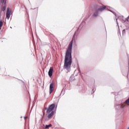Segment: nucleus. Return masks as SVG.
I'll return each mask as SVG.
<instances>
[{
	"mask_svg": "<svg viewBox=\"0 0 129 129\" xmlns=\"http://www.w3.org/2000/svg\"><path fill=\"white\" fill-rule=\"evenodd\" d=\"M73 42L74 38H73L72 40L69 43L65 55L63 68L67 69L68 71H70V68H71V65L72 64V47Z\"/></svg>",
	"mask_w": 129,
	"mask_h": 129,
	"instance_id": "f257e3e1",
	"label": "nucleus"
},
{
	"mask_svg": "<svg viewBox=\"0 0 129 129\" xmlns=\"http://www.w3.org/2000/svg\"><path fill=\"white\" fill-rule=\"evenodd\" d=\"M55 106V104H52V105H50V106H49V108L47 109L46 112L50 113V112H51L52 110L54 109Z\"/></svg>",
	"mask_w": 129,
	"mask_h": 129,
	"instance_id": "f03ea898",
	"label": "nucleus"
},
{
	"mask_svg": "<svg viewBox=\"0 0 129 129\" xmlns=\"http://www.w3.org/2000/svg\"><path fill=\"white\" fill-rule=\"evenodd\" d=\"M105 9H106V7L105 6H103L102 7V8H100L99 9H98V11H96V12H95V13L93 14V16H94L95 17H97L98 15V11H103V10H105Z\"/></svg>",
	"mask_w": 129,
	"mask_h": 129,
	"instance_id": "7ed1b4c3",
	"label": "nucleus"
},
{
	"mask_svg": "<svg viewBox=\"0 0 129 129\" xmlns=\"http://www.w3.org/2000/svg\"><path fill=\"white\" fill-rule=\"evenodd\" d=\"M11 15H12V11H10V8H8L6 13V17L8 20H9L11 17Z\"/></svg>",
	"mask_w": 129,
	"mask_h": 129,
	"instance_id": "20e7f679",
	"label": "nucleus"
},
{
	"mask_svg": "<svg viewBox=\"0 0 129 129\" xmlns=\"http://www.w3.org/2000/svg\"><path fill=\"white\" fill-rule=\"evenodd\" d=\"M53 90H54V84H50L49 86V94H51V93L53 92Z\"/></svg>",
	"mask_w": 129,
	"mask_h": 129,
	"instance_id": "39448f33",
	"label": "nucleus"
},
{
	"mask_svg": "<svg viewBox=\"0 0 129 129\" xmlns=\"http://www.w3.org/2000/svg\"><path fill=\"white\" fill-rule=\"evenodd\" d=\"M53 68H50L49 69V71L48 72V75L50 76V77H51L52 74H53Z\"/></svg>",
	"mask_w": 129,
	"mask_h": 129,
	"instance_id": "423d86ee",
	"label": "nucleus"
},
{
	"mask_svg": "<svg viewBox=\"0 0 129 129\" xmlns=\"http://www.w3.org/2000/svg\"><path fill=\"white\" fill-rule=\"evenodd\" d=\"M53 114H54V111L52 110V111H51V112L48 115V116H47L48 118H51V117H52Z\"/></svg>",
	"mask_w": 129,
	"mask_h": 129,
	"instance_id": "0eeeda50",
	"label": "nucleus"
},
{
	"mask_svg": "<svg viewBox=\"0 0 129 129\" xmlns=\"http://www.w3.org/2000/svg\"><path fill=\"white\" fill-rule=\"evenodd\" d=\"M3 21L0 20V30H2V27H3Z\"/></svg>",
	"mask_w": 129,
	"mask_h": 129,
	"instance_id": "6e6552de",
	"label": "nucleus"
},
{
	"mask_svg": "<svg viewBox=\"0 0 129 129\" xmlns=\"http://www.w3.org/2000/svg\"><path fill=\"white\" fill-rule=\"evenodd\" d=\"M125 104H126L127 105H129V98L126 101H125Z\"/></svg>",
	"mask_w": 129,
	"mask_h": 129,
	"instance_id": "1a4fd4ad",
	"label": "nucleus"
},
{
	"mask_svg": "<svg viewBox=\"0 0 129 129\" xmlns=\"http://www.w3.org/2000/svg\"><path fill=\"white\" fill-rule=\"evenodd\" d=\"M50 127H52L51 124H49V125H45V128H49Z\"/></svg>",
	"mask_w": 129,
	"mask_h": 129,
	"instance_id": "9d476101",
	"label": "nucleus"
},
{
	"mask_svg": "<svg viewBox=\"0 0 129 129\" xmlns=\"http://www.w3.org/2000/svg\"><path fill=\"white\" fill-rule=\"evenodd\" d=\"M6 6H4L3 8H2V11L3 12H5V11H6Z\"/></svg>",
	"mask_w": 129,
	"mask_h": 129,
	"instance_id": "9b49d317",
	"label": "nucleus"
},
{
	"mask_svg": "<svg viewBox=\"0 0 129 129\" xmlns=\"http://www.w3.org/2000/svg\"><path fill=\"white\" fill-rule=\"evenodd\" d=\"M125 33H126V30L125 29L123 30H122V33L123 34H125Z\"/></svg>",
	"mask_w": 129,
	"mask_h": 129,
	"instance_id": "f8f14e48",
	"label": "nucleus"
},
{
	"mask_svg": "<svg viewBox=\"0 0 129 129\" xmlns=\"http://www.w3.org/2000/svg\"><path fill=\"white\" fill-rule=\"evenodd\" d=\"M125 106V104H123V105H122V106H121V108H124V107Z\"/></svg>",
	"mask_w": 129,
	"mask_h": 129,
	"instance_id": "ddd939ff",
	"label": "nucleus"
},
{
	"mask_svg": "<svg viewBox=\"0 0 129 129\" xmlns=\"http://www.w3.org/2000/svg\"><path fill=\"white\" fill-rule=\"evenodd\" d=\"M128 19H129V16L128 17H127V18H126L125 21H128Z\"/></svg>",
	"mask_w": 129,
	"mask_h": 129,
	"instance_id": "4468645a",
	"label": "nucleus"
},
{
	"mask_svg": "<svg viewBox=\"0 0 129 129\" xmlns=\"http://www.w3.org/2000/svg\"><path fill=\"white\" fill-rule=\"evenodd\" d=\"M127 129H129V127L127 128Z\"/></svg>",
	"mask_w": 129,
	"mask_h": 129,
	"instance_id": "2eb2a0df",
	"label": "nucleus"
}]
</instances>
